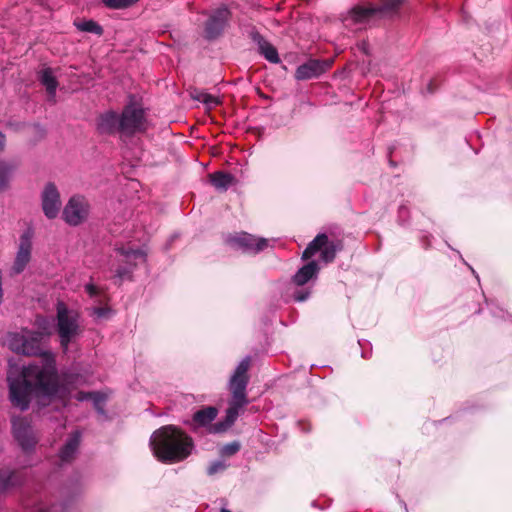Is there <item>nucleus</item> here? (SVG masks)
Listing matches in <instances>:
<instances>
[{
	"label": "nucleus",
	"instance_id": "nucleus-24",
	"mask_svg": "<svg viewBox=\"0 0 512 512\" xmlns=\"http://www.w3.org/2000/svg\"><path fill=\"white\" fill-rule=\"evenodd\" d=\"M210 183L218 190L226 191L233 184L235 178L224 171H216L209 175Z\"/></svg>",
	"mask_w": 512,
	"mask_h": 512
},
{
	"label": "nucleus",
	"instance_id": "nucleus-11",
	"mask_svg": "<svg viewBox=\"0 0 512 512\" xmlns=\"http://www.w3.org/2000/svg\"><path fill=\"white\" fill-rule=\"evenodd\" d=\"M225 243L230 247L240 249L243 252H260L268 246L267 239L256 238L246 232L228 234L225 238Z\"/></svg>",
	"mask_w": 512,
	"mask_h": 512
},
{
	"label": "nucleus",
	"instance_id": "nucleus-37",
	"mask_svg": "<svg viewBox=\"0 0 512 512\" xmlns=\"http://www.w3.org/2000/svg\"><path fill=\"white\" fill-rule=\"evenodd\" d=\"M106 312H107V310L105 308H102V307L94 308V314L97 315L98 317H104Z\"/></svg>",
	"mask_w": 512,
	"mask_h": 512
},
{
	"label": "nucleus",
	"instance_id": "nucleus-5",
	"mask_svg": "<svg viewBox=\"0 0 512 512\" xmlns=\"http://www.w3.org/2000/svg\"><path fill=\"white\" fill-rule=\"evenodd\" d=\"M57 332L63 351H67L74 337L80 333L78 314L69 310L64 303L57 305Z\"/></svg>",
	"mask_w": 512,
	"mask_h": 512
},
{
	"label": "nucleus",
	"instance_id": "nucleus-26",
	"mask_svg": "<svg viewBox=\"0 0 512 512\" xmlns=\"http://www.w3.org/2000/svg\"><path fill=\"white\" fill-rule=\"evenodd\" d=\"M14 168V165L5 161H0V192L8 188L10 176Z\"/></svg>",
	"mask_w": 512,
	"mask_h": 512
},
{
	"label": "nucleus",
	"instance_id": "nucleus-27",
	"mask_svg": "<svg viewBox=\"0 0 512 512\" xmlns=\"http://www.w3.org/2000/svg\"><path fill=\"white\" fill-rule=\"evenodd\" d=\"M12 429L14 437H17L32 430L27 418L21 416L12 418Z\"/></svg>",
	"mask_w": 512,
	"mask_h": 512
},
{
	"label": "nucleus",
	"instance_id": "nucleus-17",
	"mask_svg": "<svg viewBox=\"0 0 512 512\" xmlns=\"http://www.w3.org/2000/svg\"><path fill=\"white\" fill-rule=\"evenodd\" d=\"M97 131L106 135L120 133V115L115 111L100 114L97 118Z\"/></svg>",
	"mask_w": 512,
	"mask_h": 512
},
{
	"label": "nucleus",
	"instance_id": "nucleus-36",
	"mask_svg": "<svg viewBox=\"0 0 512 512\" xmlns=\"http://www.w3.org/2000/svg\"><path fill=\"white\" fill-rule=\"evenodd\" d=\"M85 290L90 296H96L99 293L98 288L93 284H87Z\"/></svg>",
	"mask_w": 512,
	"mask_h": 512
},
{
	"label": "nucleus",
	"instance_id": "nucleus-9",
	"mask_svg": "<svg viewBox=\"0 0 512 512\" xmlns=\"http://www.w3.org/2000/svg\"><path fill=\"white\" fill-rule=\"evenodd\" d=\"M91 210L90 202L83 195H73L66 203L62 217L70 226H78L89 218Z\"/></svg>",
	"mask_w": 512,
	"mask_h": 512
},
{
	"label": "nucleus",
	"instance_id": "nucleus-7",
	"mask_svg": "<svg viewBox=\"0 0 512 512\" xmlns=\"http://www.w3.org/2000/svg\"><path fill=\"white\" fill-rule=\"evenodd\" d=\"M147 129V120L143 108L135 104H128L120 114V133L133 136L143 133Z\"/></svg>",
	"mask_w": 512,
	"mask_h": 512
},
{
	"label": "nucleus",
	"instance_id": "nucleus-30",
	"mask_svg": "<svg viewBox=\"0 0 512 512\" xmlns=\"http://www.w3.org/2000/svg\"><path fill=\"white\" fill-rule=\"evenodd\" d=\"M139 0H102L103 4L110 9H125L133 6Z\"/></svg>",
	"mask_w": 512,
	"mask_h": 512
},
{
	"label": "nucleus",
	"instance_id": "nucleus-22",
	"mask_svg": "<svg viewBox=\"0 0 512 512\" xmlns=\"http://www.w3.org/2000/svg\"><path fill=\"white\" fill-rule=\"evenodd\" d=\"M39 82L46 88L49 96L54 97L58 87V81L50 67L42 69L38 73Z\"/></svg>",
	"mask_w": 512,
	"mask_h": 512
},
{
	"label": "nucleus",
	"instance_id": "nucleus-33",
	"mask_svg": "<svg viewBox=\"0 0 512 512\" xmlns=\"http://www.w3.org/2000/svg\"><path fill=\"white\" fill-rule=\"evenodd\" d=\"M203 97L204 98H202V103H204L205 105H207L210 108L221 104L220 99L211 94L206 93L205 96H203Z\"/></svg>",
	"mask_w": 512,
	"mask_h": 512
},
{
	"label": "nucleus",
	"instance_id": "nucleus-3",
	"mask_svg": "<svg viewBox=\"0 0 512 512\" xmlns=\"http://www.w3.org/2000/svg\"><path fill=\"white\" fill-rule=\"evenodd\" d=\"M405 0H374V5H356L345 20L353 24L368 23L374 19L392 18L399 13Z\"/></svg>",
	"mask_w": 512,
	"mask_h": 512
},
{
	"label": "nucleus",
	"instance_id": "nucleus-2",
	"mask_svg": "<svg viewBox=\"0 0 512 512\" xmlns=\"http://www.w3.org/2000/svg\"><path fill=\"white\" fill-rule=\"evenodd\" d=\"M150 444L155 457L167 464L184 461L194 448L192 437L174 425L162 426L154 431Z\"/></svg>",
	"mask_w": 512,
	"mask_h": 512
},
{
	"label": "nucleus",
	"instance_id": "nucleus-25",
	"mask_svg": "<svg viewBox=\"0 0 512 512\" xmlns=\"http://www.w3.org/2000/svg\"><path fill=\"white\" fill-rule=\"evenodd\" d=\"M7 341L10 350L17 354L23 355L25 342L27 341L26 332L24 334L9 333L7 335Z\"/></svg>",
	"mask_w": 512,
	"mask_h": 512
},
{
	"label": "nucleus",
	"instance_id": "nucleus-1",
	"mask_svg": "<svg viewBox=\"0 0 512 512\" xmlns=\"http://www.w3.org/2000/svg\"><path fill=\"white\" fill-rule=\"evenodd\" d=\"M44 369H38L35 365L23 368L17 379H9V398L14 407L25 411L29 408L32 392L38 391L47 397H59L67 400V391L60 385L58 372L54 370L52 361Z\"/></svg>",
	"mask_w": 512,
	"mask_h": 512
},
{
	"label": "nucleus",
	"instance_id": "nucleus-10",
	"mask_svg": "<svg viewBox=\"0 0 512 512\" xmlns=\"http://www.w3.org/2000/svg\"><path fill=\"white\" fill-rule=\"evenodd\" d=\"M231 16V11L226 5H222L215 9L205 22V38L208 40H215L219 38L228 26Z\"/></svg>",
	"mask_w": 512,
	"mask_h": 512
},
{
	"label": "nucleus",
	"instance_id": "nucleus-32",
	"mask_svg": "<svg viewBox=\"0 0 512 512\" xmlns=\"http://www.w3.org/2000/svg\"><path fill=\"white\" fill-rule=\"evenodd\" d=\"M227 468V465L223 461H214L209 464L207 467V474L209 476H213L217 473H221L225 471Z\"/></svg>",
	"mask_w": 512,
	"mask_h": 512
},
{
	"label": "nucleus",
	"instance_id": "nucleus-19",
	"mask_svg": "<svg viewBox=\"0 0 512 512\" xmlns=\"http://www.w3.org/2000/svg\"><path fill=\"white\" fill-rule=\"evenodd\" d=\"M320 270L318 263L314 260L303 265L293 276V282L297 286H303L311 279L316 278Z\"/></svg>",
	"mask_w": 512,
	"mask_h": 512
},
{
	"label": "nucleus",
	"instance_id": "nucleus-35",
	"mask_svg": "<svg viewBox=\"0 0 512 512\" xmlns=\"http://www.w3.org/2000/svg\"><path fill=\"white\" fill-rule=\"evenodd\" d=\"M76 399L78 401H84V400H88V399L97 400L96 393H94V392H83V391H80V392L77 393Z\"/></svg>",
	"mask_w": 512,
	"mask_h": 512
},
{
	"label": "nucleus",
	"instance_id": "nucleus-4",
	"mask_svg": "<svg viewBox=\"0 0 512 512\" xmlns=\"http://www.w3.org/2000/svg\"><path fill=\"white\" fill-rule=\"evenodd\" d=\"M251 366V358H244L236 367L229 381L231 399L229 405L242 409L247 403L246 388L249 383L248 371Z\"/></svg>",
	"mask_w": 512,
	"mask_h": 512
},
{
	"label": "nucleus",
	"instance_id": "nucleus-21",
	"mask_svg": "<svg viewBox=\"0 0 512 512\" xmlns=\"http://www.w3.org/2000/svg\"><path fill=\"white\" fill-rule=\"evenodd\" d=\"M240 410H241L240 408L228 405V408L226 410L225 419L223 421H219V422L215 423L212 426L211 431L213 433L225 432L227 429H229L234 424V422L236 421V419L239 415Z\"/></svg>",
	"mask_w": 512,
	"mask_h": 512
},
{
	"label": "nucleus",
	"instance_id": "nucleus-42",
	"mask_svg": "<svg viewBox=\"0 0 512 512\" xmlns=\"http://www.w3.org/2000/svg\"><path fill=\"white\" fill-rule=\"evenodd\" d=\"M221 512H232V511H230V510H228V509H226V508H222V509H221Z\"/></svg>",
	"mask_w": 512,
	"mask_h": 512
},
{
	"label": "nucleus",
	"instance_id": "nucleus-6",
	"mask_svg": "<svg viewBox=\"0 0 512 512\" xmlns=\"http://www.w3.org/2000/svg\"><path fill=\"white\" fill-rule=\"evenodd\" d=\"M45 339V335L39 331H26V342L24 346L23 355L25 356H37L39 357V364H34L38 369H44L49 364V358H51V365H53L54 370L56 368V361L54 354L47 350L43 345V340Z\"/></svg>",
	"mask_w": 512,
	"mask_h": 512
},
{
	"label": "nucleus",
	"instance_id": "nucleus-18",
	"mask_svg": "<svg viewBox=\"0 0 512 512\" xmlns=\"http://www.w3.org/2000/svg\"><path fill=\"white\" fill-rule=\"evenodd\" d=\"M250 38L257 44L259 54H261L267 61L273 64H278L280 62V57L276 47L267 41L258 31H252L250 33Z\"/></svg>",
	"mask_w": 512,
	"mask_h": 512
},
{
	"label": "nucleus",
	"instance_id": "nucleus-23",
	"mask_svg": "<svg viewBox=\"0 0 512 512\" xmlns=\"http://www.w3.org/2000/svg\"><path fill=\"white\" fill-rule=\"evenodd\" d=\"M79 443L80 439L77 433L69 437L59 451L60 460L62 462H70L79 447Z\"/></svg>",
	"mask_w": 512,
	"mask_h": 512
},
{
	"label": "nucleus",
	"instance_id": "nucleus-12",
	"mask_svg": "<svg viewBox=\"0 0 512 512\" xmlns=\"http://www.w3.org/2000/svg\"><path fill=\"white\" fill-rule=\"evenodd\" d=\"M60 193L53 182H48L41 193V206L48 219H55L61 208Z\"/></svg>",
	"mask_w": 512,
	"mask_h": 512
},
{
	"label": "nucleus",
	"instance_id": "nucleus-34",
	"mask_svg": "<svg viewBox=\"0 0 512 512\" xmlns=\"http://www.w3.org/2000/svg\"><path fill=\"white\" fill-rule=\"evenodd\" d=\"M309 295H310L309 290H298V291L294 292L293 298L297 302H303L308 299Z\"/></svg>",
	"mask_w": 512,
	"mask_h": 512
},
{
	"label": "nucleus",
	"instance_id": "nucleus-40",
	"mask_svg": "<svg viewBox=\"0 0 512 512\" xmlns=\"http://www.w3.org/2000/svg\"><path fill=\"white\" fill-rule=\"evenodd\" d=\"M205 92H197L196 95H193V98L202 102V98H204L203 96H205Z\"/></svg>",
	"mask_w": 512,
	"mask_h": 512
},
{
	"label": "nucleus",
	"instance_id": "nucleus-20",
	"mask_svg": "<svg viewBox=\"0 0 512 512\" xmlns=\"http://www.w3.org/2000/svg\"><path fill=\"white\" fill-rule=\"evenodd\" d=\"M218 415V409L213 406H205L197 410L193 414L191 427L196 429L198 427H205L209 425Z\"/></svg>",
	"mask_w": 512,
	"mask_h": 512
},
{
	"label": "nucleus",
	"instance_id": "nucleus-16",
	"mask_svg": "<svg viewBox=\"0 0 512 512\" xmlns=\"http://www.w3.org/2000/svg\"><path fill=\"white\" fill-rule=\"evenodd\" d=\"M26 480L24 471L4 467L0 469V493L20 487Z\"/></svg>",
	"mask_w": 512,
	"mask_h": 512
},
{
	"label": "nucleus",
	"instance_id": "nucleus-41",
	"mask_svg": "<svg viewBox=\"0 0 512 512\" xmlns=\"http://www.w3.org/2000/svg\"><path fill=\"white\" fill-rule=\"evenodd\" d=\"M428 89H429L430 92H434L435 91L436 85H435L433 80H431L430 83L428 84Z\"/></svg>",
	"mask_w": 512,
	"mask_h": 512
},
{
	"label": "nucleus",
	"instance_id": "nucleus-8",
	"mask_svg": "<svg viewBox=\"0 0 512 512\" xmlns=\"http://www.w3.org/2000/svg\"><path fill=\"white\" fill-rule=\"evenodd\" d=\"M339 250H341L339 242L330 241L325 233H320L307 245L302 253V259L309 260L317 252H320L321 260L325 263H331L335 260Z\"/></svg>",
	"mask_w": 512,
	"mask_h": 512
},
{
	"label": "nucleus",
	"instance_id": "nucleus-38",
	"mask_svg": "<svg viewBox=\"0 0 512 512\" xmlns=\"http://www.w3.org/2000/svg\"><path fill=\"white\" fill-rule=\"evenodd\" d=\"M6 138L5 135L0 132V153L4 150Z\"/></svg>",
	"mask_w": 512,
	"mask_h": 512
},
{
	"label": "nucleus",
	"instance_id": "nucleus-13",
	"mask_svg": "<svg viewBox=\"0 0 512 512\" xmlns=\"http://www.w3.org/2000/svg\"><path fill=\"white\" fill-rule=\"evenodd\" d=\"M32 238H33V231L32 229H27L25 232L22 233L20 236V242L18 251L16 254V258L14 260L13 266H12V272L14 274H20L24 271L27 264L31 260V250H32Z\"/></svg>",
	"mask_w": 512,
	"mask_h": 512
},
{
	"label": "nucleus",
	"instance_id": "nucleus-14",
	"mask_svg": "<svg viewBox=\"0 0 512 512\" xmlns=\"http://www.w3.org/2000/svg\"><path fill=\"white\" fill-rule=\"evenodd\" d=\"M331 67V63L326 60L310 59L298 66L295 71L297 80H308L316 78L326 72Z\"/></svg>",
	"mask_w": 512,
	"mask_h": 512
},
{
	"label": "nucleus",
	"instance_id": "nucleus-28",
	"mask_svg": "<svg viewBox=\"0 0 512 512\" xmlns=\"http://www.w3.org/2000/svg\"><path fill=\"white\" fill-rule=\"evenodd\" d=\"M15 439L17 440V442L19 443V445L25 452L32 451L34 449L35 445L37 444V439L33 435L32 430L15 437Z\"/></svg>",
	"mask_w": 512,
	"mask_h": 512
},
{
	"label": "nucleus",
	"instance_id": "nucleus-15",
	"mask_svg": "<svg viewBox=\"0 0 512 512\" xmlns=\"http://www.w3.org/2000/svg\"><path fill=\"white\" fill-rule=\"evenodd\" d=\"M117 251L124 257V261L126 262V265L119 266L116 269V283L120 285L124 279H131L133 268L136 266V263L132 261L141 257L142 254L139 250L128 249L125 247H120Z\"/></svg>",
	"mask_w": 512,
	"mask_h": 512
},
{
	"label": "nucleus",
	"instance_id": "nucleus-29",
	"mask_svg": "<svg viewBox=\"0 0 512 512\" xmlns=\"http://www.w3.org/2000/svg\"><path fill=\"white\" fill-rule=\"evenodd\" d=\"M77 28L80 31L93 33L101 36L103 34V28L97 22L93 20L83 21L77 24Z\"/></svg>",
	"mask_w": 512,
	"mask_h": 512
},
{
	"label": "nucleus",
	"instance_id": "nucleus-39",
	"mask_svg": "<svg viewBox=\"0 0 512 512\" xmlns=\"http://www.w3.org/2000/svg\"><path fill=\"white\" fill-rule=\"evenodd\" d=\"M54 509H55V506H53L51 508L40 506L35 512H52Z\"/></svg>",
	"mask_w": 512,
	"mask_h": 512
},
{
	"label": "nucleus",
	"instance_id": "nucleus-31",
	"mask_svg": "<svg viewBox=\"0 0 512 512\" xmlns=\"http://www.w3.org/2000/svg\"><path fill=\"white\" fill-rule=\"evenodd\" d=\"M241 448V445L238 441H233L224 445L221 448V455L225 457H231L235 455Z\"/></svg>",
	"mask_w": 512,
	"mask_h": 512
}]
</instances>
